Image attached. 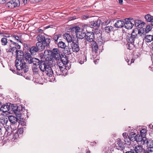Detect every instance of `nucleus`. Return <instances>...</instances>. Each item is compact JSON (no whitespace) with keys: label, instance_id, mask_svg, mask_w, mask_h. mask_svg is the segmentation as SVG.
<instances>
[{"label":"nucleus","instance_id":"obj_1","mask_svg":"<svg viewBox=\"0 0 153 153\" xmlns=\"http://www.w3.org/2000/svg\"><path fill=\"white\" fill-rule=\"evenodd\" d=\"M16 59L15 61V65L17 70L21 71L17 72V74L19 75L23 76V71L26 73L28 71V67L24 60L25 53L21 50L16 51Z\"/></svg>","mask_w":153,"mask_h":153},{"label":"nucleus","instance_id":"obj_2","mask_svg":"<svg viewBox=\"0 0 153 153\" xmlns=\"http://www.w3.org/2000/svg\"><path fill=\"white\" fill-rule=\"evenodd\" d=\"M33 63L35 65H39L40 70L45 72L48 76L52 77L53 73L51 66L49 65V62L47 61L39 60V59L33 58L31 64Z\"/></svg>","mask_w":153,"mask_h":153},{"label":"nucleus","instance_id":"obj_3","mask_svg":"<svg viewBox=\"0 0 153 153\" xmlns=\"http://www.w3.org/2000/svg\"><path fill=\"white\" fill-rule=\"evenodd\" d=\"M36 38L38 42L36 43V46L38 50L41 51L43 50L45 47L49 46L51 42L49 37L45 38L41 34L38 35Z\"/></svg>","mask_w":153,"mask_h":153},{"label":"nucleus","instance_id":"obj_4","mask_svg":"<svg viewBox=\"0 0 153 153\" xmlns=\"http://www.w3.org/2000/svg\"><path fill=\"white\" fill-rule=\"evenodd\" d=\"M20 5V2L19 0H12L7 2L5 4V6L7 8L10 9L18 7Z\"/></svg>","mask_w":153,"mask_h":153},{"label":"nucleus","instance_id":"obj_5","mask_svg":"<svg viewBox=\"0 0 153 153\" xmlns=\"http://www.w3.org/2000/svg\"><path fill=\"white\" fill-rule=\"evenodd\" d=\"M135 140L137 142L140 143L142 145H148L149 142L147 138L141 135H137L135 136Z\"/></svg>","mask_w":153,"mask_h":153},{"label":"nucleus","instance_id":"obj_6","mask_svg":"<svg viewBox=\"0 0 153 153\" xmlns=\"http://www.w3.org/2000/svg\"><path fill=\"white\" fill-rule=\"evenodd\" d=\"M123 142L121 139L118 138L117 139L115 142L116 148L119 150H120L121 151H123V153H129L131 152L129 151L126 152H124L123 151V149H124L123 147Z\"/></svg>","mask_w":153,"mask_h":153},{"label":"nucleus","instance_id":"obj_7","mask_svg":"<svg viewBox=\"0 0 153 153\" xmlns=\"http://www.w3.org/2000/svg\"><path fill=\"white\" fill-rule=\"evenodd\" d=\"M144 32V31H141L140 30H138V29L136 28L133 30L131 35L133 38L135 39L138 38L139 36H141L142 35Z\"/></svg>","mask_w":153,"mask_h":153},{"label":"nucleus","instance_id":"obj_8","mask_svg":"<svg viewBox=\"0 0 153 153\" xmlns=\"http://www.w3.org/2000/svg\"><path fill=\"white\" fill-rule=\"evenodd\" d=\"M95 38L94 34L92 32H88L86 33L85 39L88 42H92L95 41L94 40Z\"/></svg>","mask_w":153,"mask_h":153},{"label":"nucleus","instance_id":"obj_9","mask_svg":"<svg viewBox=\"0 0 153 153\" xmlns=\"http://www.w3.org/2000/svg\"><path fill=\"white\" fill-rule=\"evenodd\" d=\"M51 56H52L53 59H55L56 60H57L59 59H60V55L59 51L57 48H54L53 50L51 51Z\"/></svg>","mask_w":153,"mask_h":153},{"label":"nucleus","instance_id":"obj_10","mask_svg":"<svg viewBox=\"0 0 153 153\" xmlns=\"http://www.w3.org/2000/svg\"><path fill=\"white\" fill-rule=\"evenodd\" d=\"M78 40L77 39L76 41L75 42H73L71 44V46L73 52L77 53L80 50L79 47L78 45Z\"/></svg>","mask_w":153,"mask_h":153},{"label":"nucleus","instance_id":"obj_11","mask_svg":"<svg viewBox=\"0 0 153 153\" xmlns=\"http://www.w3.org/2000/svg\"><path fill=\"white\" fill-rule=\"evenodd\" d=\"M10 105H11V104L9 102L2 105L0 108L1 111H2L4 113H5L9 111L10 112V109H11Z\"/></svg>","mask_w":153,"mask_h":153},{"label":"nucleus","instance_id":"obj_12","mask_svg":"<svg viewBox=\"0 0 153 153\" xmlns=\"http://www.w3.org/2000/svg\"><path fill=\"white\" fill-rule=\"evenodd\" d=\"M133 22H134L136 27L140 28V30L141 31L142 30V31H144V28H142V27L145 24V23L144 22L139 20H134Z\"/></svg>","mask_w":153,"mask_h":153},{"label":"nucleus","instance_id":"obj_13","mask_svg":"<svg viewBox=\"0 0 153 153\" xmlns=\"http://www.w3.org/2000/svg\"><path fill=\"white\" fill-rule=\"evenodd\" d=\"M33 58L31 55V54L28 52H25V56L24 57V60H25L26 62V64L27 63L30 64H31V61H32Z\"/></svg>","mask_w":153,"mask_h":153},{"label":"nucleus","instance_id":"obj_14","mask_svg":"<svg viewBox=\"0 0 153 153\" xmlns=\"http://www.w3.org/2000/svg\"><path fill=\"white\" fill-rule=\"evenodd\" d=\"M76 34L77 39H82L85 38L86 33L85 30L82 29L81 31L78 30Z\"/></svg>","mask_w":153,"mask_h":153},{"label":"nucleus","instance_id":"obj_15","mask_svg":"<svg viewBox=\"0 0 153 153\" xmlns=\"http://www.w3.org/2000/svg\"><path fill=\"white\" fill-rule=\"evenodd\" d=\"M125 22L123 20H118L114 24V26L116 27L117 28H122L123 26L124 27Z\"/></svg>","mask_w":153,"mask_h":153},{"label":"nucleus","instance_id":"obj_16","mask_svg":"<svg viewBox=\"0 0 153 153\" xmlns=\"http://www.w3.org/2000/svg\"><path fill=\"white\" fill-rule=\"evenodd\" d=\"M8 119L13 124L16 123L18 120H19L16 116L10 115L8 117Z\"/></svg>","mask_w":153,"mask_h":153},{"label":"nucleus","instance_id":"obj_17","mask_svg":"<svg viewBox=\"0 0 153 153\" xmlns=\"http://www.w3.org/2000/svg\"><path fill=\"white\" fill-rule=\"evenodd\" d=\"M39 50L36 46H33L30 48L29 51L31 55H34L36 54Z\"/></svg>","mask_w":153,"mask_h":153},{"label":"nucleus","instance_id":"obj_18","mask_svg":"<svg viewBox=\"0 0 153 153\" xmlns=\"http://www.w3.org/2000/svg\"><path fill=\"white\" fill-rule=\"evenodd\" d=\"M100 23L98 20L95 21L91 22L89 25L90 27L91 28H94V27L98 28L100 26Z\"/></svg>","mask_w":153,"mask_h":153},{"label":"nucleus","instance_id":"obj_19","mask_svg":"<svg viewBox=\"0 0 153 153\" xmlns=\"http://www.w3.org/2000/svg\"><path fill=\"white\" fill-rule=\"evenodd\" d=\"M91 46L92 48V51L95 53H97L98 47L96 42L95 41L91 42Z\"/></svg>","mask_w":153,"mask_h":153},{"label":"nucleus","instance_id":"obj_20","mask_svg":"<svg viewBox=\"0 0 153 153\" xmlns=\"http://www.w3.org/2000/svg\"><path fill=\"white\" fill-rule=\"evenodd\" d=\"M63 37L68 42H72V37L69 33H65L63 35Z\"/></svg>","mask_w":153,"mask_h":153},{"label":"nucleus","instance_id":"obj_21","mask_svg":"<svg viewBox=\"0 0 153 153\" xmlns=\"http://www.w3.org/2000/svg\"><path fill=\"white\" fill-rule=\"evenodd\" d=\"M96 40L100 45L103 44L105 42L104 39L102 38V34L101 33H100L99 34V37H97Z\"/></svg>","mask_w":153,"mask_h":153},{"label":"nucleus","instance_id":"obj_22","mask_svg":"<svg viewBox=\"0 0 153 153\" xmlns=\"http://www.w3.org/2000/svg\"><path fill=\"white\" fill-rule=\"evenodd\" d=\"M134 148V150L136 152V153H140L143 150L142 147L140 145H137L135 146Z\"/></svg>","mask_w":153,"mask_h":153},{"label":"nucleus","instance_id":"obj_23","mask_svg":"<svg viewBox=\"0 0 153 153\" xmlns=\"http://www.w3.org/2000/svg\"><path fill=\"white\" fill-rule=\"evenodd\" d=\"M105 32L107 33H109L113 31V27L111 26H106L104 28Z\"/></svg>","mask_w":153,"mask_h":153},{"label":"nucleus","instance_id":"obj_24","mask_svg":"<svg viewBox=\"0 0 153 153\" xmlns=\"http://www.w3.org/2000/svg\"><path fill=\"white\" fill-rule=\"evenodd\" d=\"M23 108H22V106L21 105H19L17 106V113H15L16 115H19L22 114V113Z\"/></svg>","mask_w":153,"mask_h":153},{"label":"nucleus","instance_id":"obj_25","mask_svg":"<svg viewBox=\"0 0 153 153\" xmlns=\"http://www.w3.org/2000/svg\"><path fill=\"white\" fill-rule=\"evenodd\" d=\"M8 121L7 118L5 117H2L0 118V122L3 125H6Z\"/></svg>","mask_w":153,"mask_h":153},{"label":"nucleus","instance_id":"obj_26","mask_svg":"<svg viewBox=\"0 0 153 153\" xmlns=\"http://www.w3.org/2000/svg\"><path fill=\"white\" fill-rule=\"evenodd\" d=\"M145 18L147 22H151L153 20V16L149 14L146 15Z\"/></svg>","mask_w":153,"mask_h":153},{"label":"nucleus","instance_id":"obj_27","mask_svg":"<svg viewBox=\"0 0 153 153\" xmlns=\"http://www.w3.org/2000/svg\"><path fill=\"white\" fill-rule=\"evenodd\" d=\"M145 41L147 42H150L153 40V36L152 35H147L145 36Z\"/></svg>","mask_w":153,"mask_h":153},{"label":"nucleus","instance_id":"obj_28","mask_svg":"<svg viewBox=\"0 0 153 153\" xmlns=\"http://www.w3.org/2000/svg\"><path fill=\"white\" fill-rule=\"evenodd\" d=\"M1 45L2 46H5L7 45L8 43L7 38L5 37H3L1 39Z\"/></svg>","mask_w":153,"mask_h":153},{"label":"nucleus","instance_id":"obj_29","mask_svg":"<svg viewBox=\"0 0 153 153\" xmlns=\"http://www.w3.org/2000/svg\"><path fill=\"white\" fill-rule=\"evenodd\" d=\"M17 106L18 105H16L11 104V105H10V112L13 111L15 114L17 113L16 110Z\"/></svg>","mask_w":153,"mask_h":153},{"label":"nucleus","instance_id":"obj_30","mask_svg":"<svg viewBox=\"0 0 153 153\" xmlns=\"http://www.w3.org/2000/svg\"><path fill=\"white\" fill-rule=\"evenodd\" d=\"M11 36L13 37L14 40L16 41L17 42L22 43L21 42V37H19L15 35H11Z\"/></svg>","mask_w":153,"mask_h":153},{"label":"nucleus","instance_id":"obj_31","mask_svg":"<svg viewBox=\"0 0 153 153\" xmlns=\"http://www.w3.org/2000/svg\"><path fill=\"white\" fill-rule=\"evenodd\" d=\"M56 60L57 61L56 62L57 65H58L59 68L65 66V65L62 61V60H60V59H59Z\"/></svg>","mask_w":153,"mask_h":153},{"label":"nucleus","instance_id":"obj_32","mask_svg":"<svg viewBox=\"0 0 153 153\" xmlns=\"http://www.w3.org/2000/svg\"><path fill=\"white\" fill-rule=\"evenodd\" d=\"M133 22H131L129 23H127L125 24L124 27L127 29H130L132 28L133 26L134 25Z\"/></svg>","mask_w":153,"mask_h":153},{"label":"nucleus","instance_id":"obj_33","mask_svg":"<svg viewBox=\"0 0 153 153\" xmlns=\"http://www.w3.org/2000/svg\"><path fill=\"white\" fill-rule=\"evenodd\" d=\"M57 44L59 48L63 49L66 47L65 44L62 41H59Z\"/></svg>","mask_w":153,"mask_h":153},{"label":"nucleus","instance_id":"obj_34","mask_svg":"<svg viewBox=\"0 0 153 153\" xmlns=\"http://www.w3.org/2000/svg\"><path fill=\"white\" fill-rule=\"evenodd\" d=\"M60 59L65 65H66L68 64V60L67 57L66 55H65V56H63L62 57H60Z\"/></svg>","mask_w":153,"mask_h":153},{"label":"nucleus","instance_id":"obj_35","mask_svg":"<svg viewBox=\"0 0 153 153\" xmlns=\"http://www.w3.org/2000/svg\"><path fill=\"white\" fill-rule=\"evenodd\" d=\"M135 40L131 35L130 36L127 37V41L128 43H133Z\"/></svg>","mask_w":153,"mask_h":153},{"label":"nucleus","instance_id":"obj_36","mask_svg":"<svg viewBox=\"0 0 153 153\" xmlns=\"http://www.w3.org/2000/svg\"><path fill=\"white\" fill-rule=\"evenodd\" d=\"M86 60V56L84 55H82L81 57V59H80L79 63L81 64H83L84 62H85Z\"/></svg>","mask_w":153,"mask_h":153},{"label":"nucleus","instance_id":"obj_37","mask_svg":"<svg viewBox=\"0 0 153 153\" xmlns=\"http://www.w3.org/2000/svg\"><path fill=\"white\" fill-rule=\"evenodd\" d=\"M60 37L59 34L54 35L53 37V39L54 41V42L56 44H57L58 43V40Z\"/></svg>","mask_w":153,"mask_h":153},{"label":"nucleus","instance_id":"obj_38","mask_svg":"<svg viewBox=\"0 0 153 153\" xmlns=\"http://www.w3.org/2000/svg\"><path fill=\"white\" fill-rule=\"evenodd\" d=\"M134 20L132 18H128L125 19V24L127 23H129L131 22H133Z\"/></svg>","mask_w":153,"mask_h":153},{"label":"nucleus","instance_id":"obj_39","mask_svg":"<svg viewBox=\"0 0 153 153\" xmlns=\"http://www.w3.org/2000/svg\"><path fill=\"white\" fill-rule=\"evenodd\" d=\"M19 136V135L16 132L15 133L13 136V138H13L12 140H13V141H18Z\"/></svg>","mask_w":153,"mask_h":153},{"label":"nucleus","instance_id":"obj_40","mask_svg":"<svg viewBox=\"0 0 153 153\" xmlns=\"http://www.w3.org/2000/svg\"><path fill=\"white\" fill-rule=\"evenodd\" d=\"M33 73L35 74H38L39 69L38 68L36 67H33L32 69Z\"/></svg>","mask_w":153,"mask_h":153},{"label":"nucleus","instance_id":"obj_41","mask_svg":"<svg viewBox=\"0 0 153 153\" xmlns=\"http://www.w3.org/2000/svg\"><path fill=\"white\" fill-rule=\"evenodd\" d=\"M140 135L143 136H146V134L147 133V131L145 129H142L140 131Z\"/></svg>","mask_w":153,"mask_h":153},{"label":"nucleus","instance_id":"obj_42","mask_svg":"<svg viewBox=\"0 0 153 153\" xmlns=\"http://www.w3.org/2000/svg\"><path fill=\"white\" fill-rule=\"evenodd\" d=\"M126 46L127 48L130 50H131L134 46L133 43H128L127 44Z\"/></svg>","mask_w":153,"mask_h":153},{"label":"nucleus","instance_id":"obj_43","mask_svg":"<svg viewBox=\"0 0 153 153\" xmlns=\"http://www.w3.org/2000/svg\"><path fill=\"white\" fill-rule=\"evenodd\" d=\"M71 30L73 31H75L76 34L78 30H80V28L79 27H74L71 28Z\"/></svg>","mask_w":153,"mask_h":153},{"label":"nucleus","instance_id":"obj_44","mask_svg":"<svg viewBox=\"0 0 153 153\" xmlns=\"http://www.w3.org/2000/svg\"><path fill=\"white\" fill-rule=\"evenodd\" d=\"M56 73L57 75H63V74H62V72L61 71L59 68H57L56 69Z\"/></svg>","mask_w":153,"mask_h":153},{"label":"nucleus","instance_id":"obj_45","mask_svg":"<svg viewBox=\"0 0 153 153\" xmlns=\"http://www.w3.org/2000/svg\"><path fill=\"white\" fill-rule=\"evenodd\" d=\"M151 30V26L149 25H147L146 26V28L145 30V32L146 33H148L149 31Z\"/></svg>","mask_w":153,"mask_h":153},{"label":"nucleus","instance_id":"obj_46","mask_svg":"<svg viewBox=\"0 0 153 153\" xmlns=\"http://www.w3.org/2000/svg\"><path fill=\"white\" fill-rule=\"evenodd\" d=\"M59 68L60 69L61 71L62 72V74H63L64 75L65 74L64 72H66V69H65V66Z\"/></svg>","mask_w":153,"mask_h":153},{"label":"nucleus","instance_id":"obj_47","mask_svg":"<svg viewBox=\"0 0 153 153\" xmlns=\"http://www.w3.org/2000/svg\"><path fill=\"white\" fill-rule=\"evenodd\" d=\"M0 34L2 35V36L7 38L10 37V35L7 33H4V34L3 33H1Z\"/></svg>","mask_w":153,"mask_h":153},{"label":"nucleus","instance_id":"obj_48","mask_svg":"<svg viewBox=\"0 0 153 153\" xmlns=\"http://www.w3.org/2000/svg\"><path fill=\"white\" fill-rule=\"evenodd\" d=\"M16 51L18 50H17V49H16V48L13 47L9 49L8 52L13 53V52L14 51H15V52H16Z\"/></svg>","mask_w":153,"mask_h":153},{"label":"nucleus","instance_id":"obj_49","mask_svg":"<svg viewBox=\"0 0 153 153\" xmlns=\"http://www.w3.org/2000/svg\"><path fill=\"white\" fill-rule=\"evenodd\" d=\"M23 132V130L22 129H19L16 132L19 135H21Z\"/></svg>","mask_w":153,"mask_h":153},{"label":"nucleus","instance_id":"obj_50","mask_svg":"<svg viewBox=\"0 0 153 153\" xmlns=\"http://www.w3.org/2000/svg\"><path fill=\"white\" fill-rule=\"evenodd\" d=\"M89 17V15H83L82 16V18L83 19H86Z\"/></svg>","mask_w":153,"mask_h":153},{"label":"nucleus","instance_id":"obj_51","mask_svg":"<svg viewBox=\"0 0 153 153\" xmlns=\"http://www.w3.org/2000/svg\"><path fill=\"white\" fill-rule=\"evenodd\" d=\"M24 46L25 48H26V49H30V45L29 44H27L26 43H24Z\"/></svg>","mask_w":153,"mask_h":153},{"label":"nucleus","instance_id":"obj_52","mask_svg":"<svg viewBox=\"0 0 153 153\" xmlns=\"http://www.w3.org/2000/svg\"><path fill=\"white\" fill-rule=\"evenodd\" d=\"M16 44H15V45H14L15 46V47H14L16 48V49H20V46L17 43H16Z\"/></svg>","mask_w":153,"mask_h":153},{"label":"nucleus","instance_id":"obj_53","mask_svg":"<svg viewBox=\"0 0 153 153\" xmlns=\"http://www.w3.org/2000/svg\"><path fill=\"white\" fill-rule=\"evenodd\" d=\"M30 2L32 3H36L40 1L39 0H30Z\"/></svg>","mask_w":153,"mask_h":153},{"label":"nucleus","instance_id":"obj_54","mask_svg":"<svg viewBox=\"0 0 153 153\" xmlns=\"http://www.w3.org/2000/svg\"><path fill=\"white\" fill-rule=\"evenodd\" d=\"M148 149V152L147 153H149V152H153V147L149 148Z\"/></svg>","mask_w":153,"mask_h":153},{"label":"nucleus","instance_id":"obj_55","mask_svg":"<svg viewBox=\"0 0 153 153\" xmlns=\"http://www.w3.org/2000/svg\"><path fill=\"white\" fill-rule=\"evenodd\" d=\"M110 20H108L106 21H105L104 22V24L105 25H108L110 23Z\"/></svg>","mask_w":153,"mask_h":153},{"label":"nucleus","instance_id":"obj_56","mask_svg":"<svg viewBox=\"0 0 153 153\" xmlns=\"http://www.w3.org/2000/svg\"><path fill=\"white\" fill-rule=\"evenodd\" d=\"M128 135V134L126 132L123 133V136L124 138H127V137Z\"/></svg>","mask_w":153,"mask_h":153},{"label":"nucleus","instance_id":"obj_57","mask_svg":"<svg viewBox=\"0 0 153 153\" xmlns=\"http://www.w3.org/2000/svg\"><path fill=\"white\" fill-rule=\"evenodd\" d=\"M118 150H119L118 149H117L116 148H114L112 150H111V153H112V152H116V151H118Z\"/></svg>","mask_w":153,"mask_h":153},{"label":"nucleus","instance_id":"obj_58","mask_svg":"<svg viewBox=\"0 0 153 153\" xmlns=\"http://www.w3.org/2000/svg\"><path fill=\"white\" fill-rule=\"evenodd\" d=\"M135 135V134H134V135ZM134 135L132 134V135ZM135 136H132V137L130 139V140H131L132 141H136V140H135Z\"/></svg>","mask_w":153,"mask_h":153},{"label":"nucleus","instance_id":"obj_59","mask_svg":"<svg viewBox=\"0 0 153 153\" xmlns=\"http://www.w3.org/2000/svg\"><path fill=\"white\" fill-rule=\"evenodd\" d=\"M96 142L94 141V142H91L90 144L92 146H94L96 145Z\"/></svg>","mask_w":153,"mask_h":153},{"label":"nucleus","instance_id":"obj_60","mask_svg":"<svg viewBox=\"0 0 153 153\" xmlns=\"http://www.w3.org/2000/svg\"><path fill=\"white\" fill-rule=\"evenodd\" d=\"M10 41L11 42V44H13L14 45H15V44H16V42H15L11 40H10Z\"/></svg>","mask_w":153,"mask_h":153},{"label":"nucleus","instance_id":"obj_61","mask_svg":"<svg viewBox=\"0 0 153 153\" xmlns=\"http://www.w3.org/2000/svg\"><path fill=\"white\" fill-rule=\"evenodd\" d=\"M67 51V52L68 53V54H70L71 53V49H68V50H67L66 51Z\"/></svg>","mask_w":153,"mask_h":153},{"label":"nucleus","instance_id":"obj_62","mask_svg":"<svg viewBox=\"0 0 153 153\" xmlns=\"http://www.w3.org/2000/svg\"><path fill=\"white\" fill-rule=\"evenodd\" d=\"M5 2V0H0V3L2 4H4Z\"/></svg>","mask_w":153,"mask_h":153},{"label":"nucleus","instance_id":"obj_63","mask_svg":"<svg viewBox=\"0 0 153 153\" xmlns=\"http://www.w3.org/2000/svg\"><path fill=\"white\" fill-rule=\"evenodd\" d=\"M76 19V18H75V17H74V16H73V17H71V18H70V20H74L75 19Z\"/></svg>","mask_w":153,"mask_h":153},{"label":"nucleus","instance_id":"obj_64","mask_svg":"<svg viewBox=\"0 0 153 153\" xmlns=\"http://www.w3.org/2000/svg\"><path fill=\"white\" fill-rule=\"evenodd\" d=\"M119 2L120 4H123V0H119Z\"/></svg>","mask_w":153,"mask_h":153}]
</instances>
